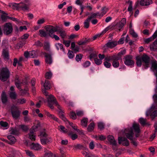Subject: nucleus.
<instances>
[{
  "mask_svg": "<svg viewBox=\"0 0 157 157\" xmlns=\"http://www.w3.org/2000/svg\"><path fill=\"white\" fill-rule=\"evenodd\" d=\"M88 119L86 118H83L81 121V126L84 128H86L88 123Z\"/></svg>",
  "mask_w": 157,
  "mask_h": 157,
  "instance_id": "412c9836",
  "label": "nucleus"
},
{
  "mask_svg": "<svg viewBox=\"0 0 157 157\" xmlns=\"http://www.w3.org/2000/svg\"><path fill=\"white\" fill-rule=\"evenodd\" d=\"M28 138L32 141H35L36 140V136L31 130H30V132L28 134Z\"/></svg>",
  "mask_w": 157,
  "mask_h": 157,
  "instance_id": "5701e85b",
  "label": "nucleus"
},
{
  "mask_svg": "<svg viewBox=\"0 0 157 157\" xmlns=\"http://www.w3.org/2000/svg\"><path fill=\"white\" fill-rule=\"evenodd\" d=\"M10 72L7 67H2L0 69V79L5 81L9 77Z\"/></svg>",
  "mask_w": 157,
  "mask_h": 157,
  "instance_id": "7ed1b4c3",
  "label": "nucleus"
},
{
  "mask_svg": "<svg viewBox=\"0 0 157 157\" xmlns=\"http://www.w3.org/2000/svg\"><path fill=\"white\" fill-rule=\"evenodd\" d=\"M45 95L47 96V98L48 103V105L52 109L54 108L53 104H55L58 109H60L61 106L58 104L56 98L52 95H48V93L45 90L43 91Z\"/></svg>",
  "mask_w": 157,
  "mask_h": 157,
  "instance_id": "f03ea898",
  "label": "nucleus"
},
{
  "mask_svg": "<svg viewBox=\"0 0 157 157\" xmlns=\"http://www.w3.org/2000/svg\"><path fill=\"white\" fill-rule=\"evenodd\" d=\"M82 154L85 157H94V155H89L87 152L85 151H83Z\"/></svg>",
  "mask_w": 157,
  "mask_h": 157,
  "instance_id": "338daca9",
  "label": "nucleus"
},
{
  "mask_svg": "<svg viewBox=\"0 0 157 157\" xmlns=\"http://www.w3.org/2000/svg\"><path fill=\"white\" fill-rule=\"evenodd\" d=\"M20 130L21 129L22 130L24 131H26L28 130V127L25 125H21L19 126Z\"/></svg>",
  "mask_w": 157,
  "mask_h": 157,
  "instance_id": "a18cd8bd",
  "label": "nucleus"
},
{
  "mask_svg": "<svg viewBox=\"0 0 157 157\" xmlns=\"http://www.w3.org/2000/svg\"><path fill=\"white\" fill-rule=\"evenodd\" d=\"M68 135L73 140L76 139L78 137L77 135L75 134H73L71 132L69 133Z\"/></svg>",
  "mask_w": 157,
  "mask_h": 157,
  "instance_id": "79ce46f5",
  "label": "nucleus"
},
{
  "mask_svg": "<svg viewBox=\"0 0 157 157\" xmlns=\"http://www.w3.org/2000/svg\"><path fill=\"white\" fill-rule=\"evenodd\" d=\"M58 32L60 34V36L62 38L64 39L66 37L67 33L65 31L63 30H59Z\"/></svg>",
  "mask_w": 157,
  "mask_h": 157,
  "instance_id": "473e14b6",
  "label": "nucleus"
},
{
  "mask_svg": "<svg viewBox=\"0 0 157 157\" xmlns=\"http://www.w3.org/2000/svg\"><path fill=\"white\" fill-rule=\"evenodd\" d=\"M129 4V6L128 8V11L131 14V15L133 14V12L132 11V2L131 1L128 2Z\"/></svg>",
  "mask_w": 157,
  "mask_h": 157,
  "instance_id": "58836bf2",
  "label": "nucleus"
},
{
  "mask_svg": "<svg viewBox=\"0 0 157 157\" xmlns=\"http://www.w3.org/2000/svg\"><path fill=\"white\" fill-rule=\"evenodd\" d=\"M124 64L127 66L132 65L134 64V62L132 60V56H127L124 58Z\"/></svg>",
  "mask_w": 157,
  "mask_h": 157,
  "instance_id": "6e6552de",
  "label": "nucleus"
},
{
  "mask_svg": "<svg viewBox=\"0 0 157 157\" xmlns=\"http://www.w3.org/2000/svg\"><path fill=\"white\" fill-rule=\"evenodd\" d=\"M157 36V31H156L152 36L150 37L145 39L144 40V42L146 43H148L149 42L153 40Z\"/></svg>",
  "mask_w": 157,
  "mask_h": 157,
  "instance_id": "4468645a",
  "label": "nucleus"
},
{
  "mask_svg": "<svg viewBox=\"0 0 157 157\" xmlns=\"http://www.w3.org/2000/svg\"><path fill=\"white\" fill-rule=\"evenodd\" d=\"M3 30L4 33L6 35H9L11 33L13 30L11 24L9 23H6L3 26Z\"/></svg>",
  "mask_w": 157,
  "mask_h": 157,
  "instance_id": "39448f33",
  "label": "nucleus"
},
{
  "mask_svg": "<svg viewBox=\"0 0 157 157\" xmlns=\"http://www.w3.org/2000/svg\"><path fill=\"white\" fill-rule=\"evenodd\" d=\"M115 27V25L114 24H112L111 25H110L108 26L102 31L101 33V34L102 35L105 33L109 29H110L111 30H113L114 29Z\"/></svg>",
  "mask_w": 157,
  "mask_h": 157,
  "instance_id": "a211bd4d",
  "label": "nucleus"
},
{
  "mask_svg": "<svg viewBox=\"0 0 157 157\" xmlns=\"http://www.w3.org/2000/svg\"><path fill=\"white\" fill-rule=\"evenodd\" d=\"M2 100L3 103H5L7 101V98L5 92H3L2 95Z\"/></svg>",
  "mask_w": 157,
  "mask_h": 157,
  "instance_id": "a19ab883",
  "label": "nucleus"
},
{
  "mask_svg": "<svg viewBox=\"0 0 157 157\" xmlns=\"http://www.w3.org/2000/svg\"><path fill=\"white\" fill-rule=\"evenodd\" d=\"M45 57V61L47 64H51L52 63V60L51 55L47 53H44Z\"/></svg>",
  "mask_w": 157,
  "mask_h": 157,
  "instance_id": "2eb2a0df",
  "label": "nucleus"
},
{
  "mask_svg": "<svg viewBox=\"0 0 157 157\" xmlns=\"http://www.w3.org/2000/svg\"><path fill=\"white\" fill-rule=\"evenodd\" d=\"M59 130L61 132L64 133H66L67 132V129L63 126L60 125L59 126Z\"/></svg>",
  "mask_w": 157,
  "mask_h": 157,
  "instance_id": "c03bdc74",
  "label": "nucleus"
},
{
  "mask_svg": "<svg viewBox=\"0 0 157 157\" xmlns=\"http://www.w3.org/2000/svg\"><path fill=\"white\" fill-rule=\"evenodd\" d=\"M45 152V157H53V155L51 151H48Z\"/></svg>",
  "mask_w": 157,
  "mask_h": 157,
  "instance_id": "de8ad7c7",
  "label": "nucleus"
},
{
  "mask_svg": "<svg viewBox=\"0 0 157 157\" xmlns=\"http://www.w3.org/2000/svg\"><path fill=\"white\" fill-rule=\"evenodd\" d=\"M2 55L5 59H9V52L7 49H4L3 50Z\"/></svg>",
  "mask_w": 157,
  "mask_h": 157,
  "instance_id": "4be33fe9",
  "label": "nucleus"
},
{
  "mask_svg": "<svg viewBox=\"0 0 157 157\" xmlns=\"http://www.w3.org/2000/svg\"><path fill=\"white\" fill-rule=\"evenodd\" d=\"M29 0H25L24 3H15L13 4V6L17 8H21L23 10L25 11L28 10L29 8Z\"/></svg>",
  "mask_w": 157,
  "mask_h": 157,
  "instance_id": "20e7f679",
  "label": "nucleus"
},
{
  "mask_svg": "<svg viewBox=\"0 0 157 157\" xmlns=\"http://www.w3.org/2000/svg\"><path fill=\"white\" fill-rule=\"evenodd\" d=\"M118 140L119 144H122L124 146H127L129 144L128 140L125 138L119 137L118 138Z\"/></svg>",
  "mask_w": 157,
  "mask_h": 157,
  "instance_id": "1a4fd4ad",
  "label": "nucleus"
},
{
  "mask_svg": "<svg viewBox=\"0 0 157 157\" xmlns=\"http://www.w3.org/2000/svg\"><path fill=\"white\" fill-rule=\"evenodd\" d=\"M45 114L50 119L53 120H54L58 122V119L54 115L50 114L49 112L45 111Z\"/></svg>",
  "mask_w": 157,
  "mask_h": 157,
  "instance_id": "f3484780",
  "label": "nucleus"
},
{
  "mask_svg": "<svg viewBox=\"0 0 157 157\" xmlns=\"http://www.w3.org/2000/svg\"><path fill=\"white\" fill-rule=\"evenodd\" d=\"M126 22V19L124 18H123L120 22L117 24L116 25H115V27L119 31H120L124 25H125Z\"/></svg>",
  "mask_w": 157,
  "mask_h": 157,
  "instance_id": "9d476101",
  "label": "nucleus"
},
{
  "mask_svg": "<svg viewBox=\"0 0 157 157\" xmlns=\"http://www.w3.org/2000/svg\"><path fill=\"white\" fill-rule=\"evenodd\" d=\"M91 20L90 18L88 17L84 21V27L86 29L88 28L89 26Z\"/></svg>",
  "mask_w": 157,
  "mask_h": 157,
  "instance_id": "7c9ffc66",
  "label": "nucleus"
},
{
  "mask_svg": "<svg viewBox=\"0 0 157 157\" xmlns=\"http://www.w3.org/2000/svg\"><path fill=\"white\" fill-rule=\"evenodd\" d=\"M0 124L2 127L6 128L8 127V124L6 122L1 121L0 122Z\"/></svg>",
  "mask_w": 157,
  "mask_h": 157,
  "instance_id": "6e6d98bb",
  "label": "nucleus"
},
{
  "mask_svg": "<svg viewBox=\"0 0 157 157\" xmlns=\"http://www.w3.org/2000/svg\"><path fill=\"white\" fill-rule=\"evenodd\" d=\"M15 84L16 86L18 88H19L21 86V83L20 82L19 80V78L18 76H17L16 77L15 79Z\"/></svg>",
  "mask_w": 157,
  "mask_h": 157,
  "instance_id": "bb28decb",
  "label": "nucleus"
},
{
  "mask_svg": "<svg viewBox=\"0 0 157 157\" xmlns=\"http://www.w3.org/2000/svg\"><path fill=\"white\" fill-rule=\"evenodd\" d=\"M26 100L24 98L18 99L17 100V102L19 104H23L25 103Z\"/></svg>",
  "mask_w": 157,
  "mask_h": 157,
  "instance_id": "4d7b16f0",
  "label": "nucleus"
},
{
  "mask_svg": "<svg viewBox=\"0 0 157 157\" xmlns=\"http://www.w3.org/2000/svg\"><path fill=\"white\" fill-rule=\"evenodd\" d=\"M82 58V55L81 54H79L76 56L75 59L78 62L81 60Z\"/></svg>",
  "mask_w": 157,
  "mask_h": 157,
  "instance_id": "69168bd1",
  "label": "nucleus"
},
{
  "mask_svg": "<svg viewBox=\"0 0 157 157\" xmlns=\"http://www.w3.org/2000/svg\"><path fill=\"white\" fill-rule=\"evenodd\" d=\"M28 145L30 148L32 149L38 150L42 148L41 146L38 143L34 144L32 143Z\"/></svg>",
  "mask_w": 157,
  "mask_h": 157,
  "instance_id": "f8f14e48",
  "label": "nucleus"
},
{
  "mask_svg": "<svg viewBox=\"0 0 157 157\" xmlns=\"http://www.w3.org/2000/svg\"><path fill=\"white\" fill-rule=\"evenodd\" d=\"M155 108V107L153 105H152L150 108L148 110L146 113V116H149L151 113V112L152 111V109H154Z\"/></svg>",
  "mask_w": 157,
  "mask_h": 157,
  "instance_id": "864d4df0",
  "label": "nucleus"
},
{
  "mask_svg": "<svg viewBox=\"0 0 157 157\" xmlns=\"http://www.w3.org/2000/svg\"><path fill=\"white\" fill-rule=\"evenodd\" d=\"M46 30L50 36L51 37V35L54 34V32L58 31V27L57 26L54 27L52 26H48L46 27Z\"/></svg>",
  "mask_w": 157,
  "mask_h": 157,
  "instance_id": "0eeeda50",
  "label": "nucleus"
},
{
  "mask_svg": "<svg viewBox=\"0 0 157 157\" xmlns=\"http://www.w3.org/2000/svg\"><path fill=\"white\" fill-rule=\"evenodd\" d=\"M141 57L143 62L145 63V65L146 66L145 68H147L148 67L149 62V57L145 54H144Z\"/></svg>",
  "mask_w": 157,
  "mask_h": 157,
  "instance_id": "9b49d317",
  "label": "nucleus"
},
{
  "mask_svg": "<svg viewBox=\"0 0 157 157\" xmlns=\"http://www.w3.org/2000/svg\"><path fill=\"white\" fill-rule=\"evenodd\" d=\"M44 47L46 50H49L50 48V44L48 42L46 41L44 42Z\"/></svg>",
  "mask_w": 157,
  "mask_h": 157,
  "instance_id": "3c124183",
  "label": "nucleus"
},
{
  "mask_svg": "<svg viewBox=\"0 0 157 157\" xmlns=\"http://www.w3.org/2000/svg\"><path fill=\"white\" fill-rule=\"evenodd\" d=\"M104 124L102 122H100L98 123V127L101 130L102 129L104 128Z\"/></svg>",
  "mask_w": 157,
  "mask_h": 157,
  "instance_id": "680f3d73",
  "label": "nucleus"
},
{
  "mask_svg": "<svg viewBox=\"0 0 157 157\" xmlns=\"http://www.w3.org/2000/svg\"><path fill=\"white\" fill-rule=\"evenodd\" d=\"M8 138L9 140L12 143H13L16 142V139L13 136L10 135L8 136Z\"/></svg>",
  "mask_w": 157,
  "mask_h": 157,
  "instance_id": "ea45409f",
  "label": "nucleus"
},
{
  "mask_svg": "<svg viewBox=\"0 0 157 157\" xmlns=\"http://www.w3.org/2000/svg\"><path fill=\"white\" fill-rule=\"evenodd\" d=\"M69 116L72 119L75 120L77 118L75 112L72 111L70 113Z\"/></svg>",
  "mask_w": 157,
  "mask_h": 157,
  "instance_id": "e433bc0d",
  "label": "nucleus"
},
{
  "mask_svg": "<svg viewBox=\"0 0 157 157\" xmlns=\"http://www.w3.org/2000/svg\"><path fill=\"white\" fill-rule=\"evenodd\" d=\"M40 141L42 144L45 145L48 144L50 141L48 138L40 139Z\"/></svg>",
  "mask_w": 157,
  "mask_h": 157,
  "instance_id": "2f4dec72",
  "label": "nucleus"
},
{
  "mask_svg": "<svg viewBox=\"0 0 157 157\" xmlns=\"http://www.w3.org/2000/svg\"><path fill=\"white\" fill-rule=\"evenodd\" d=\"M10 96L11 98L15 99L17 97V95L15 92H11L10 93Z\"/></svg>",
  "mask_w": 157,
  "mask_h": 157,
  "instance_id": "37998d69",
  "label": "nucleus"
},
{
  "mask_svg": "<svg viewBox=\"0 0 157 157\" xmlns=\"http://www.w3.org/2000/svg\"><path fill=\"white\" fill-rule=\"evenodd\" d=\"M94 61L95 63L98 65H100L102 63V60L101 59H98L97 58L94 59Z\"/></svg>",
  "mask_w": 157,
  "mask_h": 157,
  "instance_id": "8fccbe9b",
  "label": "nucleus"
},
{
  "mask_svg": "<svg viewBox=\"0 0 157 157\" xmlns=\"http://www.w3.org/2000/svg\"><path fill=\"white\" fill-rule=\"evenodd\" d=\"M41 83L43 84V86L45 90H48L51 87L50 83L47 80H46L44 83H43V82H42Z\"/></svg>",
  "mask_w": 157,
  "mask_h": 157,
  "instance_id": "b1692460",
  "label": "nucleus"
},
{
  "mask_svg": "<svg viewBox=\"0 0 157 157\" xmlns=\"http://www.w3.org/2000/svg\"><path fill=\"white\" fill-rule=\"evenodd\" d=\"M151 69L154 72L157 77V61H153L152 62Z\"/></svg>",
  "mask_w": 157,
  "mask_h": 157,
  "instance_id": "ddd939ff",
  "label": "nucleus"
},
{
  "mask_svg": "<svg viewBox=\"0 0 157 157\" xmlns=\"http://www.w3.org/2000/svg\"><path fill=\"white\" fill-rule=\"evenodd\" d=\"M117 44L118 43L117 41H113L108 42L106 45L107 47L112 48L116 46Z\"/></svg>",
  "mask_w": 157,
  "mask_h": 157,
  "instance_id": "6ab92c4d",
  "label": "nucleus"
},
{
  "mask_svg": "<svg viewBox=\"0 0 157 157\" xmlns=\"http://www.w3.org/2000/svg\"><path fill=\"white\" fill-rule=\"evenodd\" d=\"M151 0H141L140 3L142 6H147L152 3Z\"/></svg>",
  "mask_w": 157,
  "mask_h": 157,
  "instance_id": "aec40b11",
  "label": "nucleus"
},
{
  "mask_svg": "<svg viewBox=\"0 0 157 157\" xmlns=\"http://www.w3.org/2000/svg\"><path fill=\"white\" fill-rule=\"evenodd\" d=\"M26 154L30 157H33L34 155L33 154L32 152L29 150H26L25 151Z\"/></svg>",
  "mask_w": 157,
  "mask_h": 157,
  "instance_id": "774afa93",
  "label": "nucleus"
},
{
  "mask_svg": "<svg viewBox=\"0 0 157 157\" xmlns=\"http://www.w3.org/2000/svg\"><path fill=\"white\" fill-rule=\"evenodd\" d=\"M150 48L153 51L157 50V40H155L153 43L150 45Z\"/></svg>",
  "mask_w": 157,
  "mask_h": 157,
  "instance_id": "c85d7f7f",
  "label": "nucleus"
},
{
  "mask_svg": "<svg viewBox=\"0 0 157 157\" xmlns=\"http://www.w3.org/2000/svg\"><path fill=\"white\" fill-rule=\"evenodd\" d=\"M11 113L13 118L16 119L19 117L20 112L18 110L17 107L14 106L11 108Z\"/></svg>",
  "mask_w": 157,
  "mask_h": 157,
  "instance_id": "423d86ee",
  "label": "nucleus"
},
{
  "mask_svg": "<svg viewBox=\"0 0 157 157\" xmlns=\"http://www.w3.org/2000/svg\"><path fill=\"white\" fill-rule=\"evenodd\" d=\"M55 46L57 50L60 49L62 50L64 53H65V49L63 48V45L62 44L60 43H56L55 44Z\"/></svg>",
  "mask_w": 157,
  "mask_h": 157,
  "instance_id": "a878e982",
  "label": "nucleus"
},
{
  "mask_svg": "<svg viewBox=\"0 0 157 157\" xmlns=\"http://www.w3.org/2000/svg\"><path fill=\"white\" fill-rule=\"evenodd\" d=\"M130 34L134 37H137L138 36L137 34L135 32L134 30L132 29H130Z\"/></svg>",
  "mask_w": 157,
  "mask_h": 157,
  "instance_id": "09e8293b",
  "label": "nucleus"
},
{
  "mask_svg": "<svg viewBox=\"0 0 157 157\" xmlns=\"http://www.w3.org/2000/svg\"><path fill=\"white\" fill-rule=\"evenodd\" d=\"M74 147L76 149H81L83 147V146L81 144H77L74 145Z\"/></svg>",
  "mask_w": 157,
  "mask_h": 157,
  "instance_id": "052dcab7",
  "label": "nucleus"
},
{
  "mask_svg": "<svg viewBox=\"0 0 157 157\" xmlns=\"http://www.w3.org/2000/svg\"><path fill=\"white\" fill-rule=\"evenodd\" d=\"M40 33V35L41 36H47L46 32L43 30H40L39 31Z\"/></svg>",
  "mask_w": 157,
  "mask_h": 157,
  "instance_id": "603ef678",
  "label": "nucleus"
},
{
  "mask_svg": "<svg viewBox=\"0 0 157 157\" xmlns=\"http://www.w3.org/2000/svg\"><path fill=\"white\" fill-rule=\"evenodd\" d=\"M136 64L138 66L140 67L142 64V59L140 56H138L136 58Z\"/></svg>",
  "mask_w": 157,
  "mask_h": 157,
  "instance_id": "72a5a7b5",
  "label": "nucleus"
},
{
  "mask_svg": "<svg viewBox=\"0 0 157 157\" xmlns=\"http://www.w3.org/2000/svg\"><path fill=\"white\" fill-rule=\"evenodd\" d=\"M61 107L60 108H61ZM60 109V111L59 112V115L60 118L62 119L65 122H67L68 123V122H69L65 117L64 115L63 112L60 109Z\"/></svg>",
  "mask_w": 157,
  "mask_h": 157,
  "instance_id": "cd10ccee",
  "label": "nucleus"
},
{
  "mask_svg": "<svg viewBox=\"0 0 157 157\" xmlns=\"http://www.w3.org/2000/svg\"><path fill=\"white\" fill-rule=\"evenodd\" d=\"M45 21V19L42 17L39 18L37 21L36 24L38 25H40L44 23Z\"/></svg>",
  "mask_w": 157,
  "mask_h": 157,
  "instance_id": "f704fd0d",
  "label": "nucleus"
},
{
  "mask_svg": "<svg viewBox=\"0 0 157 157\" xmlns=\"http://www.w3.org/2000/svg\"><path fill=\"white\" fill-rule=\"evenodd\" d=\"M104 66L107 68H109L111 66V63L109 62H107V61H105L104 62Z\"/></svg>",
  "mask_w": 157,
  "mask_h": 157,
  "instance_id": "e2e57ef3",
  "label": "nucleus"
},
{
  "mask_svg": "<svg viewBox=\"0 0 157 157\" xmlns=\"http://www.w3.org/2000/svg\"><path fill=\"white\" fill-rule=\"evenodd\" d=\"M115 58V57H111L110 56H107L105 58V61L107 62H109L112 59H114Z\"/></svg>",
  "mask_w": 157,
  "mask_h": 157,
  "instance_id": "bf43d9fd",
  "label": "nucleus"
},
{
  "mask_svg": "<svg viewBox=\"0 0 157 157\" xmlns=\"http://www.w3.org/2000/svg\"><path fill=\"white\" fill-rule=\"evenodd\" d=\"M107 139L109 142L113 145H116L117 142L115 141L113 136L111 135H109L107 137Z\"/></svg>",
  "mask_w": 157,
  "mask_h": 157,
  "instance_id": "dca6fc26",
  "label": "nucleus"
},
{
  "mask_svg": "<svg viewBox=\"0 0 157 157\" xmlns=\"http://www.w3.org/2000/svg\"><path fill=\"white\" fill-rule=\"evenodd\" d=\"M67 55L69 58L70 59L73 58L74 56V55L73 54V52L70 50L68 51L67 53Z\"/></svg>",
  "mask_w": 157,
  "mask_h": 157,
  "instance_id": "5fc2aeb1",
  "label": "nucleus"
},
{
  "mask_svg": "<svg viewBox=\"0 0 157 157\" xmlns=\"http://www.w3.org/2000/svg\"><path fill=\"white\" fill-rule=\"evenodd\" d=\"M19 128L18 127L17 128H12L10 130V133L13 135H17L19 134L20 131Z\"/></svg>",
  "mask_w": 157,
  "mask_h": 157,
  "instance_id": "c756f323",
  "label": "nucleus"
},
{
  "mask_svg": "<svg viewBox=\"0 0 157 157\" xmlns=\"http://www.w3.org/2000/svg\"><path fill=\"white\" fill-rule=\"evenodd\" d=\"M119 59V58H118L117 57H115V58L114 59L112 65L113 66L114 68H117L119 67V62L117 61V60Z\"/></svg>",
  "mask_w": 157,
  "mask_h": 157,
  "instance_id": "393cba45",
  "label": "nucleus"
},
{
  "mask_svg": "<svg viewBox=\"0 0 157 157\" xmlns=\"http://www.w3.org/2000/svg\"><path fill=\"white\" fill-rule=\"evenodd\" d=\"M52 76V73L51 71L47 72L45 74V78L47 79H49Z\"/></svg>",
  "mask_w": 157,
  "mask_h": 157,
  "instance_id": "49530a36",
  "label": "nucleus"
},
{
  "mask_svg": "<svg viewBox=\"0 0 157 157\" xmlns=\"http://www.w3.org/2000/svg\"><path fill=\"white\" fill-rule=\"evenodd\" d=\"M133 131L134 132L136 137H138L139 136V134L140 132L139 126L138 124L134 123L133 124L132 128L125 129L123 133V135L125 136L132 141L135 145L136 146L137 143L133 138Z\"/></svg>",
  "mask_w": 157,
  "mask_h": 157,
  "instance_id": "f257e3e1",
  "label": "nucleus"
},
{
  "mask_svg": "<svg viewBox=\"0 0 157 157\" xmlns=\"http://www.w3.org/2000/svg\"><path fill=\"white\" fill-rule=\"evenodd\" d=\"M108 10V8L106 7H103L101 10V12L103 15H105Z\"/></svg>",
  "mask_w": 157,
  "mask_h": 157,
  "instance_id": "13d9d810",
  "label": "nucleus"
},
{
  "mask_svg": "<svg viewBox=\"0 0 157 157\" xmlns=\"http://www.w3.org/2000/svg\"><path fill=\"white\" fill-rule=\"evenodd\" d=\"M139 121L142 125H144L146 122V119L141 118L139 119Z\"/></svg>",
  "mask_w": 157,
  "mask_h": 157,
  "instance_id": "0e129e2a",
  "label": "nucleus"
},
{
  "mask_svg": "<svg viewBox=\"0 0 157 157\" xmlns=\"http://www.w3.org/2000/svg\"><path fill=\"white\" fill-rule=\"evenodd\" d=\"M94 127V123H91L90 124L87 128V130L89 132H91L93 131Z\"/></svg>",
  "mask_w": 157,
  "mask_h": 157,
  "instance_id": "4c0bfd02",
  "label": "nucleus"
},
{
  "mask_svg": "<svg viewBox=\"0 0 157 157\" xmlns=\"http://www.w3.org/2000/svg\"><path fill=\"white\" fill-rule=\"evenodd\" d=\"M29 57L34 58L37 56V52L35 51H32L29 52Z\"/></svg>",
  "mask_w": 157,
  "mask_h": 157,
  "instance_id": "c9c22d12",
  "label": "nucleus"
}]
</instances>
